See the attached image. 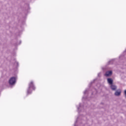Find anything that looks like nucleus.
I'll return each mask as SVG.
<instances>
[{"instance_id":"nucleus-1","label":"nucleus","mask_w":126,"mask_h":126,"mask_svg":"<svg viewBox=\"0 0 126 126\" xmlns=\"http://www.w3.org/2000/svg\"><path fill=\"white\" fill-rule=\"evenodd\" d=\"M35 88L32 81L29 84V89L27 91L28 94H31L32 90H35Z\"/></svg>"},{"instance_id":"nucleus-2","label":"nucleus","mask_w":126,"mask_h":126,"mask_svg":"<svg viewBox=\"0 0 126 126\" xmlns=\"http://www.w3.org/2000/svg\"><path fill=\"white\" fill-rule=\"evenodd\" d=\"M16 82V78L14 77H11L9 80V83L10 85H13Z\"/></svg>"},{"instance_id":"nucleus-3","label":"nucleus","mask_w":126,"mask_h":126,"mask_svg":"<svg viewBox=\"0 0 126 126\" xmlns=\"http://www.w3.org/2000/svg\"><path fill=\"white\" fill-rule=\"evenodd\" d=\"M112 71H108L105 73V76H111L112 75Z\"/></svg>"},{"instance_id":"nucleus-4","label":"nucleus","mask_w":126,"mask_h":126,"mask_svg":"<svg viewBox=\"0 0 126 126\" xmlns=\"http://www.w3.org/2000/svg\"><path fill=\"white\" fill-rule=\"evenodd\" d=\"M121 93H122V92L121 91V90H119L118 91H117L115 92V95L116 96H120V95H121Z\"/></svg>"},{"instance_id":"nucleus-5","label":"nucleus","mask_w":126,"mask_h":126,"mask_svg":"<svg viewBox=\"0 0 126 126\" xmlns=\"http://www.w3.org/2000/svg\"><path fill=\"white\" fill-rule=\"evenodd\" d=\"M107 81L110 85H112L113 84V80L111 78H108Z\"/></svg>"},{"instance_id":"nucleus-6","label":"nucleus","mask_w":126,"mask_h":126,"mask_svg":"<svg viewBox=\"0 0 126 126\" xmlns=\"http://www.w3.org/2000/svg\"><path fill=\"white\" fill-rule=\"evenodd\" d=\"M111 88L112 90H116L117 89V87L115 85H111Z\"/></svg>"},{"instance_id":"nucleus-7","label":"nucleus","mask_w":126,"mask_h":126,"mask_svg":"<svg viewBox=\"0 0 126 126\" xmlns=\"http://www.w3.org/2000/svg\"><path fill=\"white\" fill-rule=\"evenodd\" d=\"M124 93H125V95L126 97V90L125 91Z\"/></svg>"}]
</instances>
